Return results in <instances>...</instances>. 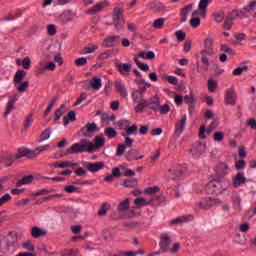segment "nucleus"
Wrapping results in <instances>:
<instances>
[{"label":"nucleus","mask_w":256,"mask_h":256,"mask_svg":"<svg viewBox=\"0 0 256 256\" xmlns=\"http://www.w3.org/2000/svg\"><path fill=\"white\" fill-rule=\"evenodd\" d=\"M111 57H113V50H106L98 55L97 60L105 61L107 59H111Z\"/></svg>","instance_id":"4c0bfd02"},{"label":"nucleus","mask_w":256,"mask_h":256,"mask_svg":"<svg viewBox=\"0 0 256 256\" xmlns=\"http://www.w3.org/2000/svg\"><path fill=\"white\" fill-rule=\"evenodd\" d=\"M115 89L121 95V97H128L129 93L127 92V88H125V84L122 81H116L114 83Z\"/></svg>","instance_id":"cd10ccee"},{"label":"nucleus","mask_w":256,"mask_h":256,"mask_svg":"<svg viewBox=\"0 0 256 256\" xmlns=\"http://www.w3.org/2000/svg\"><path fill=\"white\" fill-rule=\"evenodd\" d=\"M135 205L138 207H147V205H151V202H147V199L143 197L136 198L134 200Z\"/></svg>","instance_id":"a18cd8bd"},{"label":"nucleus","mask_w":256,"mask_h":256,"mask_svg":"<svg viewBox=\"0 0 256 256\" xmlns=\"http://www.w3.org/2000/svg\"><path fill=\"white\" fill-rule=\"evenodd\" d=\"M248 70H249V66L247 65L240 66L233 70L232 75H234V77H239V75H243L244 71H248Z\"/></svg>","instance_id":"c03bdc74"},{"label":"nucleus","mask_w":256,"mask_h":256,"mask_svg":"<svg viewBox=\"0 0 256 256\" xmlns=\"http://www.w3.org/2000/svg\"><path fill=\"white\" fill-rule=\"evenodd\" d=\"M244 183H247V178L243 172H238L236 176L232 178L233 187H241V185H244Z\"/></svg>","instance_id":"a211bd4d"},{"label":"nucleus","mask_w":256,"mask_h":256,"mask_svg":"<svg viewBox=\"0 0 256 256\" xmlns=\"http://www.w3.org/2000/svg\"><path fill=\"white\" fill-rule=\"evenodd\" d=\"M12 197H11V194L9 193H6L4 194L3 196L0 197V207L2 205H5V203L11 201Z\"/></svg>","instance_id":"774afa93"},{"label":"nucleus","mask_w":256,"mask_h":256,"mask_svg":"<svg viewBox=\"0 0 256 256\" xmlns=\"http://www.w3.org/2000/svg\"><path fill=\"white\" fill-rule=\"evenodd\" d=\"M121 177V169L119 167H115L112 169V174L106 176L104 178V181L106 183H113L115 181V178Z\"/></svg>","instance_id":"b1692460"},{"label":"nucleus","mask_w":256,"mask_h":256,"mask_svg":"<svg viewBox=\"0 0 256 256\" xmlns=\"http://www.w3.org/2000/svg\"><path fill=\"white\" fill-rule=\"evenodd\" d=\"M51 137V128H46L42 133L40 134V143H43V141H47Z\"/></svg>","instance_id":"3c124183"},{"label":"nucleus","mask_w":256,"mask_h":256,"mask_svg":"<svg viewBox=\"0 0 256 256\" xmlns=\"http://www.w3.org/2000/svg\"><path fill=\"white\" fill-rule=\"evenodd\" d=\"M213 17L216 23H223L225 20V12H223V10L214 12Z\"/></svg>","instance_id":"58836bf2"},{"label":"nucleus","mask_w":256,"mask_h":256,"mask_svg":"<svg viewBox=\"0 0 256 256\" xmlns=\"http://www.w3.org/2000/svg\"><path fill=\"white\" fill-rule=\"evenodd\" d=\"M213 139L216 141V143H221V141L225 139V134H223L221 131H217L214 133Z\"/></svg>","instance_id":"052dcab7"},{"label":"nucleus","mask_w":256,"mask_h":256,"mask_svg":"<svg viewBox=\"0 0 256 256\" xmlns=\"http://www.w3.org/2000/svg\"><path fill=\"white\" fill-rule=\"evenodd\" d=\"M111 4L109 3V1L104 0L102 2L97 3L96 5H94L93 7H91L88 11L87 14L88 15H95L97 13H101V11H103V9L109 7Z\"/></svg>","instance_id":"9b49d317"},{"label":"nucleus","mask_w":256,"mask_h":256,"mask_svg":"<svg viewBox=\"0 0 256 256\" xmlns=\"http://www.w3.org/2000/svg\"><path fill=\"white\" fill-rule=\"evenodd\" d=\"M97 131H99V128H97V124L93 122L87 123L83 128H81L79 134L82 137H93V134L97 133Z\"/></svg>","instance_id":"423d86ee"},{"label":"nucleus","mask_w":256,"mask_h":256,"mask_svg":"<svg viewBox=\"0 0 256 256\" xmlns=\"http://www.w3.org/2000/svg\"><path fill=\"white\" fill-rule=\"evenodd\" d=\"M31 235L34 239H39L40 237H45V235H47V230L34 226L31 230Z\"/></svg>","instance_id":"bb28decb"},{"label":"nucleus","mask_w":256,"mask_h":256,"mask_svg":"<svg viewBox=\"0 0 256 256\" xmlns=\"http://www.w3.org/2000/svg\"><path fill=\"white\" fill-rule=\"evenodd\" d=\"M33 179H35L33 175L24 176L22 179L16 182V187H23V185H29L30 183H33Z\"/></svg>","instance_id":"7c9ffc66"},{"label":"nucleus","mask_w":256,"mask_h":256,"mask_svg":"<svg viewBox=\"0 0 256 256\" xmlns=\"http://www.w3.org/2000/svg\"><path fill=\"white\" fill-rule=\"evenodd\" d=\"M75 165L72 161H57L52 164L55 169H67V167H73Z\"/></svg>","instance_id":"2f4dec72"},{"label":"nucleus","mask_w":256,"mask_h":256,"mask_svg":"<svg viewBox=\"0 0 256 256\" xmlns=\"http://www.w3.org/2000/svg\"><path fill=\"white\" fill-rule=\"evenodd\" d=\"M136 57L139 59V57L141 59H148V60H153L155 59V52L153 51H141L139 52L138 55H136Z\"/></svg>","instance_id":"f704fd0d"},{"label":"nucleus","mask_w":256,"mask_h":256,"mask_svg":"<svg viewBox=\"0 0 256 256\" xmlns=\"http://www.w3.org/2000/svg\"><path fill=\"white\" fill-rule=\"evenodd\" d=\"M200 55L201 61L206 67L205 71H209V65H211V62H209V57H213L215 55V50H202Z\"/></svg>","instance_id":"f8f14e48"},{"label":"nucleus","mask_w":256,"mask_h":256,"mask_svg":"<svg viewBox=\"0 0 256 256\" xmlns=\"http://www.w3.org/2000/svg\"><path fill=\"white\" fill-rule=\"evenodd\" d=\"M217 205H221V199L207 198L203 201L198 202V206L194 208V211H196V213H198V211H207L211 209V207H217Z\"/></svg>","instance_id":"20e7f679"},{"label":"nucleus","mask_w":256,"mask_h":256,"mask_svg":"<svg viewBox=\"0 0 256 256\" xmlns=\"http://www.w3.org/2000/svg\"><path fill=\"white\" fill-rule=\"evenodd\" d=\"M161 106V99L159 96L155 95L149 100H147V103L145 104V107H150L152 111H159V107Z\"/></svg>","instance_id":"f3484780"},{"label":"nucleus","mask_w":256,"mask_h":256,"mask_svg":"<svg viewBox=\"0 0 256 256\" xmlns=\"http://www.w3.org/2000/svg\"><path fill=\"white\" fill-rule=\"evenodd\" d=\"M124 10L121 6H116L112 12V21L116 31H123L125 29Z\"/></svg>","instance_id":"7ed1b4c3"},{"label":"nucleus","mask_w":256,"mask_h":256,"mask_svg":"<svg viewBox=\"0 0 256 256\" xmlns=\"http://www.w3.org/2000/svg\"><path fill=\"white\" fill-rule=\"evenodd\" d=\"M18 99L17 94L9 98L8 103L6 104V110L4 112L5 117H8L11 114V111L15 109V103H17Z\"/></svg>","instance_id":"6ab92c4d"},{"label":"nucleus","mask_w":256,"mask_h":256,"mask_svg":"<svg viewBox=\"0 0 256 256\" xmlns=\"http://www.w3.org/2000/svg\"><path fill=\"white\" fill-rule=\"evenodd\" d=\"M255 7H256V0L251 1L249 5L243 8V11H245L246 13H253L255 11Z\"/></svg>","instance_id":"4d7b16f0"},{"label":"nucleus","mask_w":256,"mask_h":256,"mask_svg":"<svg viewBox=\"0 0 256 256\" xmlns=\"http://www.w3.org/2000/svg\"><path fill=\"white\" fill-rule=\"evenodd\" d=\"M22 247L24 249H26L27 251H31L32 253H33V251H35V246L33 245V242H31V240L24 242L22 244Z\"/></svg>","instance_id":"69168bd1"},{"label":"nucleus","mask_w":256,"mask_h":256,"mask_svg":"<svg viewBox=\"0 0 256 256\" xmlns=\"http://www.w3.org/2000/svg\"><path fill=\"white\" fill-rule=\"evenodd\" d=\"M190 25L194 29H197V27H199V25H201V18H199V17H192L190 19Z\"/></svg>","instance_id":"0e129e2a"},{"label":"nucleus","mask_w":256,"mask_h":256,"mask_svg":"<svg viewBox=\"0 0 256 256\" xmlns=\"http://www.w3.org/2000/svg\"><path fill=\"white\" fill-rule=\"evenodd\" d=\"M59 197H63V194H53L50 196L42 197L38 199L34 205H42V203H47V201H51L53 199H58Z\"/></svg>","instance_id":"c756f323"},{"label":"nucleus","mask_w":256,"mask_h":256,"mask_svg":"<svg viewBox=\"0 0 256 256\" xmlns=\"http://www.w3.org/2000/svg\"><path fill=\"white\" fill-rule=\"evenodd\" d=\"M202 153H205V144L201 142L194 143L190 149V154L193 159H199Z\"/></svg>","instance_id":"0eeeda50"},{"label":"nucleus","mask_w":256,"mask_h":256,"mask_svg":"<svg viewBox=\"0 0 256 256\" xmlns=\"http://www.w3.org/2000/svg\"><path fill=\"white\" fill-rule=\"evenodd\" d=\"M130 207H131V200H129V198H125L117 206V211L119 213H125V211H129Z\"/></svg>","instance_id":"a878e982"},{"label":"nucleus","mask_w":256,"mask_h":256,"mask_svg":"<svg viewBox=\"0 0 256 256\" xmlns=\"http://www.w3.org/2000/svg\"><path fill=\"white\" fill-rule=\"evenodd\" d=\"M227 173H229V166L223 162L218 163L216 166V175L218 177H225Z\"/></svg>","instance_id":"5701e85b"},{"label":"nucleus","mask_w":256,"mask_h":256,"mask_svg":"<svg viewBox=\"0 0 256 256\" xmlns=\"http://www.w3.org/2000/svg\"><path fill=\"white\" fill-rule=\"evenodd\" d=\"M76 120H77V113H75V111H70L68 115L64 116L63 118L64 126L67 127L70 121H76Z\"/></svg>","instance_id":"e433bc0d"},{"label":"nucleus","mask_w":256,"mask_h":256,"mask_svg":"<svg viewBox=\"0 0 256 256\" xmlns=\"http://www.w3.org/2000/svg\"><path fill=\"white\" fill-rule=\"evenodd\" d=\"M137 183H138L137 178L127 179V180H124L123 186L131 189L133 187H137Z\"/></svg>","instance_id":"79ce46f5"},{"label":"nucleus","mask_w":256,"mask_h":256,"mask_svg":"<svg viewBox=\"0 0 256 256\" xmlns=\"http://www.w3.org/2000/svg\"><path fill=\"white\" fill-rule=\"evenodd\" d=\"M132 101L134 103H138V105L134 107V111H136V113H143V111H145V104L147 103V98H145V95L140 94L136 90L132 92Z\"/></svg>","instance_id":"39448f33"},{"label":"nucleus","mask_w":256,"mask_h":256,"mask_svg":"<svg viewBox=\"0 0 256 256\" xmlns=\"http://www.w3.org/2000/svg\"><path fill=\"white\" fill-rule=\"evenodd\" d=\"M193 216H180L171 221L172 225H181V223H187V221H192Z\"/></svg>","instance_id":"473e14b6"},{"label":"nucleus","mask_w":256,"mask_h":256,"mask_svg":"<svg viewBox=\"0 0 256 256\" xmlns=\"http://www.w3.org/2000/svg\"><path fill=\"white\" fill-rule=\"evenodd\" d=\"M232 19H239V17L241 19H245L247 17V15L245 14V12L243 10H234L230 13Z\"/></svg>","instance_id":"a19ab883"},{"label":"nucleus","mask_w":256,"mask_h":256,"mask_svg":"<svg viewBox=\"0 0 256 256\" xmlns=\"http://www.w3.org/2000/svg\"><path fill=\"white\" fill-rule=\"evenodd\" d=\"M8 241H10V243L8 244V247H13V245H17V234H10L8 236Z\"/></svg>","instance_id":"338daca9"},{"label":"nucleus","mask_w":256,"mask_h":256,"mask_svg":"<svg viewBox=\"0 0 256 256\" xmlns=\"http://www.w3.org/2000/svg\"><path fill=\"white\" fill-rule=\"evenodd\" d=\"M121 40V36H108L104 39L102 46H104L106 49H109L111 47H115L116 43H119Z\"/></svg>","instance_id":"dca6fc26"},{"label":"nucleus","mask_w":256,"mask_h":256,"mask_svg":"<svg viewBox=\"0 0 256 256\" xmlns=\"http://www.w3.org/2000/svg\"><path fill=\"white\" fill-rule=\"evenodd\" d=\"M138 129H139V127H137V124H133L132 126L125 128V132L122 133V137H124L125 139H131V137H129V136L137 135Z\"/></svg>","instance_id":"c85d7f7f"},{"label":"nucleus","mask_w":256,"mask_h":256,"mask_svg":"<svg viewBox=\"0 0 256 256\" xmlns=\"http://www.w3.org/2000/svg\"><path fill=\"white\" fill-rule=\"evenodd\" d=\"M127 147H133V139L126 138L123 144H118L116 155L118 157L125 155V150L127 149Z\"/></svg>","instance_id":"4468645a"},{"label":"nucleus","mask_w":256,"mask_h":256,"mask_svg":"<svg viewBox=\"0 0 256 256\" xmlns=\"http://www.w3.org/2000/svg\"><path fill=\"white\" fill-rule=\"evenodd\" d=\"M204 50L205 51H214L213 50V39L211 38H206L204 40Z\"/></svg>","instance_id":"6e6d98bb"},{"label":"nucleus","mask_w":256,"mask_h":256,"mask_svg":"<svg viewBox=\"0 0 256 256\" xmlns=\"http://www.w3.org/2000/svg\"><path fill=\"white\" fill-rule=\"evenodd\" d=\"M134 61L137 65L138 69H140L141 71H149V65L139 61L138 57H135Z\"/></svg>","instance_id":"864d4df0"},{"label":"nucleus","mask_w":256,"mask_h":256,"mask_svg":"<svg viewBox=\"0 0 256 256\" xmlns=\"http://www.w3.org/2000/svg\"><path fill=\"white\" fill-rule=\"evenodd\" d=\"M103 86L101 78H94L91 83L92 89L95 91H99V89Z\"/></svg>","instance_id":"8fccbe9b"},{"label":"nucleus","mask_w":256,"mask_h":256,"mask_svg":"<svg viewBox=\"0 0 256 256\" xmlns=\"http://www.w3.org/2000/svg\"><path fill=\"white\" fill-rule=\"evenodd\" d=\"M18 93H25L29 89V81H24L15 86Z\"/></svg>","instance_id":"37998d69"},{"label":"nucleus","mask_w":256,"mask_h":256,"mask_svg":"<svg viewBox=\"0 0 256 256\" xmlns=\"http://www.w3.org/2000/svg\"><path fill=\"white\" fill-rule=\"evenodd\" d=\"M99 49L98 45L88 44L82 49V55H90L91 53H95Z\"/></svg>","instance_id":"c9c22d12"},{"label":"nucleus","mask_w":256,"mask_h":256,"mask_svg":"<svg viewBox=\"0 0 256 256\" xmlns=\"http://www.w3.org/2000/svg\"><path fill=\"white\" fill-rule=\"evenodd\" d=\"M34 150H29V149H20L18 154L14 155V159H22V157H29V155H35Z\"/></svg>","instance_id":"72a5a7b5"},{"label":"nucleus","mask_w":256,"mask_h":256,"mask_svg":"<svg viewBox=\"0 0 256 256\" xmlns=\"http://www.w3.org/2000/svg\"><path fill=\"white\" fill-rule=\"evenodd\" d=\"M232 203H233V208L236 210V211H241V197H239V195H236L233 197V200H232Z\"/></svg>","instance_id":"49530a36"},{"label":"nucleus","mask_w":256,"mask_h":256,"mask_svg":"<svg viewBox=\"0 0 256 256\" xmlns=\"http://www.w3.org/2000/svg\"><path fill=\"white\" fill-rule=\"evenodd\" d=\"M224 103L225 105H237V93H235L234 89L226 90V94L224 95Z\"/></svg>","instance_id":"9d476101"},{"label":"nucleus","mask_w":256,"mask_h":256,"mask_svg":"<svg viewBox=\"0 0 256 256\" xmlns=\"http://www.w3.org/2000/svg\"><path fill=\"white\" fill-rule=\"evenodd\" d=\"M215 89H217V81H215L213 79H209L208 80V91L210 93H214Z\"/></svg>","instance_id":"680f3d73"},{"label":"nucleus","mask_w":256,"mask_h":256,"mask_svg":"<svg viewBox=\"0 0 256 256\" xmlns=\"http://www.w3.org/2000/svg\"><path fill=\"white\" fill-rule=\"evenodd\" d=\"M166 175L169 179L177 181V179H180L181 175H183V168L180 165H174L169 168Z\"/></svg>","instance_id":"6e6552de"},{"label":"nucleus","mask_w":256,"mask_h":256,"mask_svg":"<svg viewBox=\"0 0 256 256\" xmlns=\"http://www.w3.org/2000/svg\"><path fill=\"white\" fill-rule=\"evenodd\" d=\"M169 245H171V236L169 234H162L160 237V249L162 253L169 251Z\"/></svg>","instance_id":"2eb2a0df"},{"label":"nucleus","mask_w":256,"mask_h":256,"mask_svg":"<svg viewBox=\"0 0 256 256\" xmlns=\"http://www.w3.org/2000/svg\"><path fill=\"white\" fill-rule=\"evenodd\" d=\"M105 147V138L101 136H96L94 138V143L87 139H81L79 143H74L69 150L66 151L64 155H71L77 153H95L97 149Z\"/></svg>","instance_id":"f257e3e1"},{"label":"nucleus","mask_w":256,"mask_h":256,"mask_svg":"<svg viewBox=\"0 0 256 256\" xmlns=\"http://www.w3.org/2000/svg\"><path fill=\"white\" fill-rule=\"evenodd\" d=\"M160 115H167V113H169V111H171V106H169V104H164L163 106H159V110Z\"/></svg>","instance_id":"e2e57ef3"},{"label":"nucleus","mask_w":256,"mask_h":256,"mask_svg":"<svg viewBox=\"0 0 256 256\" xmlns=\"http://www.w3.org/2000/svg\"><path fill=\"white\" fill-rule=\"evenodd\" d=\"M233 21H235V19L232 17L231 14L225 19L224 29H226V31H229L231 27H233Z\"/></svg>","instance_id":"603ef678"},{"label":"nucleus","mask_w":256,"mask_h":256,"mask_svg":"<svg viewBox=\"0 0 256 256\" xmlns=\"http://www.w3.org/2000/svg\"><path fill=\"white\" fill-rule=\"evenodd\" d=\"M163 81H168V83H170V85H177V83H179V78L175 77V76H167L164 75L162 76Z\"/></svg>","instance_id":"09e8293b"},{"label":"nucleus","mask_w":256,"mask_h":256,"mask_svg":"<svg viewBox=\"0 0 256 256\" xmlns=\"http://www.w3.org/2000/svg\"><path fill=\"white\" fill-rule=\"evenodd\" d=\"M109 209H110L109 204L103 203L101 208L98 211V215L100 217H103V215H107V212L109 211Z\"/></svg>","instance_id":"bf43d9fd"},{"label":"nucleus","mask_w":256,"mask_h":256,"mask_svg":"<svg viewBox=\"0 0 256 256\" xmlns=\"http://www.w3.org/2000/svg\"><path fill=\"white\" fill-rule=\"evenodd\" d=\"M227 190V181L225 180H211L206 185L207 193L210 195H221L224 191Z\"/></svg>","instance_id":"f03ea898"},{"label":"nucleus","mask_w":256,"mask_h":256,"mask_svg":"<svg viewBox=\"0 0 256 256\" xmlns=\"http://www.w3.org/2000/svg\"><path fill=\"white\" fill-rule=\"evenodd\" d=\"M164 25H165V18L156 19V20L152 23L153 29H163V26H164Z\"/></svg>","instance_id":"de8ad7c7"},{"label":"nucleus","mask_w":256,"mask_h":256,"mask_svg":"<svg viewBox=\"0 0 256 256\" xmlns=\"http://www.w3.org/2000/svg\"><path fill=\"white\" fill-rule=\"evenodd\" d=\"M139 155V150L138 149H131L128 151L126 159L127 161H139V159H145V155Z\"/></svg>","instance_id":"4be33fe9"},{"label":"nucleus","mask_w":256,"mask_h":256,"mask_svg":"<svg viewBox=\"0 0 256 256\" xmlns=\"http://www.w3.org/2000/svg\"><path fill=\"white\" fill-rule=\"evenodd\" d=\"M191 11H193V4H188L184 8H182L180 12V15H181L180 23H187V19Z\"/></svg>","instance_id":"412c9836"},{"label":"nucleus","mask_w":256,"mask_h":256,"mask_svg":"<svg viewBox=\"0 0 256 256\" xmlns=\"http://www.w3.org/2000/svg\"><path fill=\"white\" fill-rule=\"evenodd\" d=\"M209 3H213V0H200L198 9H200V11H207V7H209Z\"/></svg>","instance_id":"5fc2aeb1"},{"label":"nucleus","mask_w":256,"mask_h":256,"mask_svg":"<svg viewBox=\"0 0 256 256\" xmlns=\"http://www.w3.org/2000/svg\"><path fill=\"white\" fill-rule=\"evenodd\" d=\"M115 66L117 71H119L124 77H127V75H129L133 69V64L131 62L122 63L121 61H117Z\"/></svg>","instance_id":"1a4fd4ad"},{"label":"nucleus","mask_w":256,"mask_h":256,"mask_svg":"<svg viewBox=\"0 0 256 256\" xmlns=\"http://www.w3.org/2000/svg\"><path fill=\"white\" fill-rule=\"evenodd\" d=\"M105 167V164L103 162H93V163H87L86 169L90 171V173H97V171H101Z\"/></svg>","instance_id":"aec40b11"},{"label":"nucleus","mask_w":256,"mask_h":256,"mask_svg":"<svg viewBox=\"0 0 256 256\" xmlns=\"http://www.w3.org/2000/svg\"><path fill=\"white\" fill-rule=\"evenodd\" d=\"M63 109H65V104H62L60 108L55 111L54 121H59V119H61L63 116Z\"/></svg>","instance_id":"13d9d810"},{"label":"nucleus","mask_w":256,"mask_h":256,"mask_svg":"<svg viewBox=\"0 0 256 256\" xmlns=\"http://www.w3.org/2000/svg\"><path fill=\"white\" fill-rule=\"evenodd\" d=\"M25 77H27V72L25 70L16 71L13 80L14 87H17V85L21 84Z\"/></svg>","instance_id":"393cba45"},{"label":"nucleus","mask_w":256,"mask_h":256,"mask_svg":"<svg viewBox=\"0 0 256 256\" xmlns=\"http://www.w3.org/2000/svg\"><path fill=\"white\" fill-rule=\"evenodd\" d=\"M104 135L108 137V139H115L117 137V130L115 128L109 127L104 130Z\"/></svg>","instance_id":"ea45409f"},{"label":"nucleus","mask_w":256,"mask_h":256,"mask_svg":"<svg viewBox=\"0 0 256 256\" xmlns=\"http://www.w3.org/2000/svg\"><path fill=\"white\" fill-rule=\"evenodd\" d=\"M187 125V114H184L180 120L175 124V136L181 137L183 131H185V126Z\"/></svg>","instance_id":"ddd939ff"}]
</instances>
